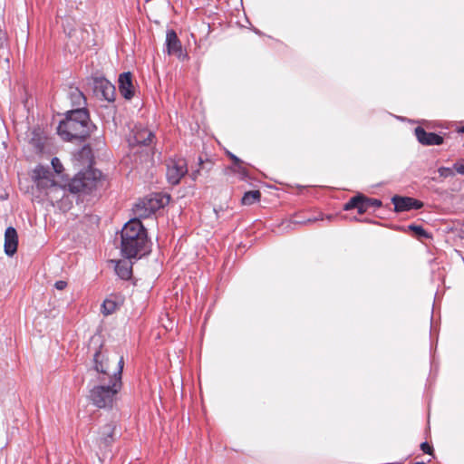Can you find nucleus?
Segmentation results:
<instances>
[{"mask_svg": "<svg viewBox=\"0 0 464 464\" xmlns=\"http://www.w3.org/2000/svg\"><path fill=\"white\" fill-rule=\"evenodd\" d=\"M170 201V196L162 193H154L145 197L134 205V218H146L157 210L164 208Z\"/></svg>", "mask_w": 464, "mask_h": 464, "instance_id": "4", "label": "nucleus"}, {"mask_svg": "<svg viewBox=\"0 0 464 464\" xmlns=\"http://www.w3.org/2000/svg\"><path fill=\"white\" fill-rule=\"evenodd\" d=\"M54 286L58 290H63L67 286V282L63 280L56 281Z\"/></svg>", "mask_w": 464, "mask_h": 464, "instance_id": "30", "label": "nucleus"}, {"mask_svg": "<svg viewBox=\"0 0 464 464\" xmlns=\"http://www.w3.org/2000/svg\"><path fill=\"white\" fill-rule=\"evenodd\" d=\"M414 464H425L424 462H416Z\"/></svg>", "mask_w": 464, "mask_h": 464, "instance_id": "36", "label": "nucleus"}, {"mask_svg": "<svg viewBox=\"0 0 464 464\" xmlns=\"http://www.w3.org/2000/svg\"><path fill=\"white\" fill-rule=\"evenodd\" d=\"M5 43V34L0 31V47H3Z\"/></svg>", "mask_w": 464, "mask_h": 464, "instance_id": "32", "label": "nucleus"}, {"mask_svg": "<svg viewBox=\"0 0 464 464\" xmlns=\"http://www.w3.org/2000/svg\"><path fill=\"white\" fill-rule=\"evenodd\" d=\"M409 228L412 231H414L417 235L420 236V237H428V234L427 232L425 231V229L421 227V226H418V225H410L409 226Z\"/></svg>", "mask_w": 464, "mask_h": 464, "instance_id": "26", "label": "nucleus"}, {"mask_svg": "<svg viewBox=\"0 0 464 464\" xmlns=\"http://www.w3.org/2000/svg\"><path fill=\"white\" fill-rule=\"evenodd\" d=\"M365 200H366V204H367V207L369 209L370 208L376 209V208H381L382 205V201L377 198H370L365 197Z\"/></svg>", "mask_w": 464, "mask_h": 464, "instance_id": "24", "label": "nucleus"}, {"mask_svg": "<svg viewBox=\"0 0 464 464\" xmlns=\"http://www.w3.org/2000/svg\"><path fill=\"white\" fill-rule=\"evenodd\" d=\"M438 172L441 178H449L454 176L453 169L449 167H440L438 169Z\"/></svg>", "mask_w": 464, "mask_h": 464, "instance_id": "25", "label": "nucleus"}, {"mask_svg": "<svg viewBox=\"0 0 464 464\" xmlns=\"http://www.w3.org/2000/svg\"><path fill=\"white\" fill-rule=\"evenodd\" d=\"M420 449L423 452L427 454H431L433 450L432 447L427 441H424L420 444Z\"/></svg>", "mask_w": 464, "mask_h": 464, "instance_id": "29", "label": "nucleus"}, {"mask_svg": "<svg viewBox=\"0 0 464 464\" xmlns=\"http://www.w3.org/2000/svg\"><path fill=\"white\" fill-rule=\"evenodd\" d=\"M261 193L259 190H251L244 194L241 202L243 205H252L260 200Z\"/></svg>", "mask_w": 464, "mask_h": 464, "instance_id": "21", "label": "nucleus"}, {"mask_svg": "<svg viewBox=\"0 0 464 464\" xmlns=\"http://www.w3.org/2000/svg\"><path fill=\"white\" fill-rule=\"evenodd\" d=\"M52 166H53L54 171L58 174H60L63 169V165L58 158H53Z\"/></svg>", "mask_w": 464, "mask_h": 464, "instance_id": "28", "label": "nucleus"}, {"mask_svg": "<svg viewBox=\"0 0 464 464\" xmlns=\"http://www.w3.org/2000/svg\"><path fill=\"white\" fill-rule=\"evenodd\" d=\"M461 131H464V128H462Z\"/></svg>", "mask_w": 464, "mask_h": 464, "instance_id": "37", "label": "nucleus"}, {"mask_svg": "<svg viewBox=\"0 0 464 464\" xmlns=\"http://www.w3.org/2000/svg\"><path fill=\"white\" fill-rule=\"evenodd\" d=\"M82 154H90L91 153V149L89 148V146H84L82 150Z\"/></svg>", "mask_w": 464, "mask_h": 464, "instance_id": "33", "label": "nucleus"}, {"mask_svg": "<svg viewBox=\"0 0 464 464\" xmlns=\"http://www.w3.org/2000/svg\"><path fill=\"white\" fill-rule=\"evenodd\" d=\"M417 140L424 146L440 145L443 138L434 132H427L422 127L418 126L414 130Z\"/></svg>", "mask_w": 464, "mask_h": 464, "instance_id": "11", "label": "nucleus"}, {"mask_svg": "<svg viewBox=\"0 0 464 464\" xmlns=\"http://www.w3.org/2000/svg\"><path fill=\"white\" fill-rule=\"evenodd\" d=\"M119 91L127 100L134 96V86L132 84V75L130 72H125L119 76Z\"/></svg>", "mask_w": 464, "mask_h": 464, "instance_id": "13", "label": "nucleus"}, {"mask_svg": "<svg viewBox=\"0 0 464 464\" xmlns=\"http://www.w3.org/2000/svg\"><path fill=\"white\" fill-rule=\"evenodd\" d=\"M353 208H356L359 214H363L369 210L366 204L365 196H363L362 194H358L353 197L343 206V209L347 211Z\"/></svg>", "mask_w": 464, "mask_h": 464, "instance_id": "15", "label": "nucleus"}, {"mask_svg": "<svg viewBox=\"0 0 464 464\" xmlns=\"http://www.w3.org/2000/svg\"><path fill=\"white\" fill-rule=\"evenodd\" d=\"M93 92L101 100L112 102L115 100V86L104 77L93 79Z\"/></svg>", "mask_w": 464, "mask_h": 464, "instance_id": "7", "label": "nucleus"}, {"mask_svg": "<svg viewBox=\"0 0 464 464\" xmlns=\"http://www.w3.org/2000/svg\"><path fill=\"white\" fill-rule=\"evenodd\" d=\"M115 429L114 422L107 423L101 428L98 438L100 447L107 448L111 445L115 440Z\"/></svg>", "mask_w": 464, "mask_h": 464, "instance_id": "14", "label": "nucleus"}, {"mask_svg": "<svg viewBox=\"0 0 464 464\" xmlns=\"http://www.w3.org/2000/svg\"><path fill=\"white\" fill-rule=\"evenodd\" d=\"M45 140L44 131L38 128L33 130L29 142L36 153H41L44 149Z\"/></svg>", "mask_w": 464, "mask_h": 464, "instance_id": "18", "label": "nucleus"}, {"mask_svg": "<svg viewBox=\"0 0 464 464\" xmlns=\"http://www.w3.org/2000/svg\"><path fill=\"white\" fill-rule=\"evenodd\" d=\"M188 172V164L185 159H170L167 163L166 177L169 184L177 185Z\"/></svg>", "mask_w": 464, "mask_h": 464, "instance_id": "6", "label": "nucleus"}, {"mask_svg": "<svg viewBox=\"0 0 464 464\" xmlns=\"http://www.w3.org/2000/svg\"><path fill=\"white\" fill-rule=\"evenodd\" d=\"M198 172H199V171H198V170H197V171H195V172H193V173H192V179H196V177H197V175L198 174Z\"/></svg>", "mask_w": 464, "mask_h": 464, "instance_id": "34", "label": "nucleus"}, {"mask_svg": "<svg viewBox=\"0 0 464 464\" xmlns=\"http://www.w3.org/2000/svg\"><path fill=\"white\" fill-rule=\"evenodd\" d=\"M114 269L117 276L123 280L130 279L132 275V265L128 258L116 261Z\"/></svg>", "mask_w": 464, "mask_h": 464, "instance_id": "17", "label": "nucleus"}, {"mask_svg": "<svg viewBox=\"0 0 464 464\" xmlns=\"http://www.w3.org/2000/svg\"><path fill=\"white\" fill-rule=\"evenodd\" d=\"M215 213H216L217 217L218 218L219 216H218V212L217 209H215Z\"/></svg>", "mask_w": 464, "mask_h": 464, "instance_id": "35", "label": "nucleus"}, {"mask_svg": "<svg viewBox=\"0 0 464 464\" xmlns=\"http://www.w3.org/2000/svg\"><path fill=\"white\" fill-rule=\"evenodd\" d=\"M166 47L169 54L175 55L181 61L188 59V54L183 52L181 42L174 30L167 31Z\"/></svg>", "mask_w": 464, "mask_h": 464, "instance_id": "8", "label": "nucleus"}, {"mask_svg": "<svg viewBox=\"0 0 464 464\" xmlns=\"http://www.w3.org/2000/svg\"><path fill=\"white\" fill-rule=\"evenodd\" d=\"M68 97L73 107L85 108L86 99L83 93L76 87H70L68 92Z\"/></svg>", "mask_w": 464, "mask_h": 464, "instance_id": "19", "label": "nucleus"}, {"mask_svg": "<svg viewBox=\"0 0 464 464\" xmlns=\"http://www.w3.org/2000/svg\"><path fill=\"white\" fill-rule=\"evenodd\" d=\"M227 156L232 160L233 164L241 162V160L237 156H236L235 154L231 153L229 151H227Z\"/></svg>", "mask_w": 464, "mask_h": 464, "instance_id": "31", "label": "nucleus"}, {"mask_svg": "<svg viewBox=\"0 0 464 464\" xmlns=\"http://www.w3.org/2000/svg\"><path fill=\"white\" fill-rule=\"evenodd\" d=\"M102 177L101 171L88 168L80 171L69 182V190L72 193H90L96 188Z\"/></svg>", "mask_w": 464, "mask_h": 464, "instance_id": "5", "label": "nucleus"}, {"mask_svg": "<svg viewBox=\"0 0 464 464\" xmlns=\"http://www.w3.org/2000/svg\"><path fill=\"white\" fill-rule=\"evenodd\" d=\"M392 202L394 205L396 212L410 211L412 209H420L423 207V202L411 197L393 196Z\"/></svg>", "mask_w": 464, "mask_h": 464, "instance_id": "9", "label": "nucleus"}, {"mask_svg": "<svg viewBox=\"0 0 464 464\" xmlns=\"http://www.w3.org/2000/svg\"><path fill=\"white\" fill-rule=\"evenodd\" d=\"M453 170L459 174L464 175V159L459 160L453 164Z\"/></svg>", "mask_w": 464, "mask_h": 464, "instance_id": "27", "label": "nucleus"}, {"mask_svg": "<svg viewBox=\"0 0 464 464\" xmlns=\"http://www.w3.org/2000/svg\"><path fill=\"white\" fill-rule=\"evenodd\" d=\"M94 129L95 126L90 121L88 111L85 108H77L65 113V118L57 127V132L63 140L82 142Z\"/></svg>", "mask_w": 464, "mask_h": 464, "instance_id": "2", "label": "nucleus"}, {"mask_svg": "<svg viewBox=\"0 0 464 464\" xmlns=\"http://www.w3.org/2000/svg\"><path fill=\"white\" fill-rule=\"evenodd\" d=\"M51 173L48 169L42 166L37 167L34 170V178L35 179L37 187H48L53 186V180L50 178Z\"/></svg>", "mask_w": 464, "mask_h": 464, "instance_id": "16", "label": "nucleus"}, {"mask_svg": "<svg viewBox=\"0 0 464 464\" xmlns=\"http://www.w3.org/2000/svg\"><path fill=\"white\" fill-rule=\"evenodd\" d=\"M117 308V304L113 300L105 299L102 304V313L104 315L111 314L115 312Z\"/></svg>", "mask_w": 464, "mask_h": 464, "instance_id": "23", "label": "nucleus"}, {"mask_svg": "<svg viewBox=\"0 0 464 464\" xmlns=\"http://www.w3.org/2000/svg\"><path fill=\"white\" fill-rule=\"evenodd\" d=\"M152 138L153 133L147 129L138 130L133 136L136 144L144 146L150 145L152 141Z\"/></svg>", "mask_w": 464, "mask_h": 464, "instance_id": "20", "label": "nucleus"}, {"mask_svg": "<svg viewBox=\"0 0 464 464\" xmlns=\"http://www.w3.org/2000/svg\"><path fill=\"white\" fill-rule=\"evenodd\" d=\"M18 235L14 227H8L5 232V253L8 256H13L17 251Z\"/></svg>", "mask_w": 464, "mask_h": 464, "instance_id": "12", "label": "nucleus"}, {"mask_svg": "<svg viewBox=\"0 0 464 464\" xmlns=\"http://www.w3.org/2000/svg\"><path fill=\"white\" fill-rule=\"evenodd\" d=\"M148 237L138 218H131L121 231V251L125 258H136L148 252Z\"/></svg>", "mask_w": 464, "mask_h": 464, "instance_id": "3", "label": "nucleus"}, {"mask_svg": "<svg viewBox=\"0 0 464 464\" xmlns=\"http://www.w3.org/2000/svg\"><path fill=\"white\" fill-rule=\"evenodd\" d=\"M117 362V369L109 379L106 375L103 379H96L92 387L89 391L88 398L90 401L100 409H110L120 390L121 389V373L123 369V358H114Z\"/></svg>", "mask_w": 464, "mask_h": 464, "instance_id": "1", "label": "nucleus"}, {"mask_svg": "<svg viewBox=\"0 0 464 464\" xmlns=\"http://www.w3.org/2000/svg\"><path fill=\"white\" fill-rule=\"evenodd\" d=\"M229 169L233 173L237 174L240 179L244 180L249 177L248 171L245 167L243 160H241V162L233 164Z\"/></svg>", "mask_w": 464, "mask_h": 464, "instance_id": "22", "label": "nucleus"}, {"mask_svg": "<svg viewBox=\"0 0 464 464\" xmlns=\"http://www.w3.org/2000/svg\"><path fill=\"white\" fill-rule=\"evenodd\" d=\"M94 369L98 373L97 379H103L106 375L109 379L111 378L112 373L110 372V359L105 358L101 350H97L93 354Z\"/></svg>", "mask_w": 464, "mask_h": 464, "instance_id": "10", "label": "nucleus"}]
</instances>
